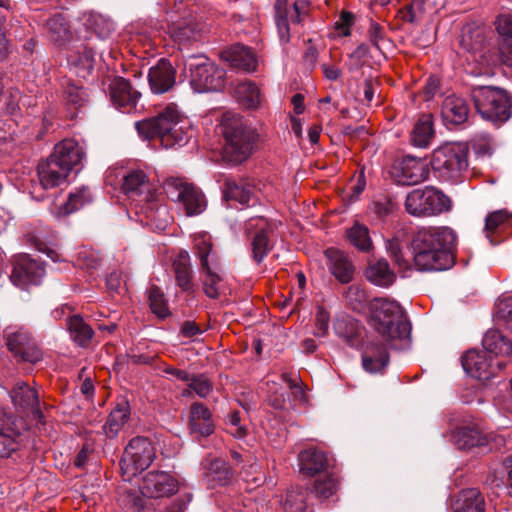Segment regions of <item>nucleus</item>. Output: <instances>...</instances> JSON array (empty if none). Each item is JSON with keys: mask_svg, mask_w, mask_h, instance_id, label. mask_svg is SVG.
Wrapping results in <instances>:
<instances>
[{"mask_svg": "<svg viewBox=\"0 0 512 512\" xmlns=\"http://www.w3.org/2000/svg\"><path fill=\"white\" fill-rule=\"evenodd\" d=\"M457 235L446 226L422 227L413 236V262L419 271H442L454 264Z\"/></svg>", "mask_w": 512, "mask_h": 512, "instance_id": "obj_1", "label": "nucleus"}, {"mask_svg": "<svg viewBox=\"0 0 512 512\" xmlns=\"http://www.w3.org/2000/svg\"><path fill=\"white\" fill-rule=\"evenodd\" d=\"M145 139H159L164 148L186 145L191 137L190 125L174 104L166 106L157 116L135 123Z\"/></svg>", "mask_w": 512, "mask_h": 512, "instance_id": "obj_2", "label": "nucleus"}, {"mask_svg": "<svg viewBox=\"0 0 512 512\" xmlns=\"http://www.w3.org/2000/svg\"><path fill=\"white\" fill-rule=\"evenodd\" d=\"M371 324L391 348L403 347L410 338L411 325L402 307L384 298L375 299L370 307Z\"/></svg>", "mask_w": 512, "mask_h": 512, "instance_id": "obj_3", "label": "nucleus"}, {"mask_svg": "<svg viewBox=\"0 0 512 512\" xmlns=\"http://www.w3.org/2000/svg\"><path fill=\"white\" fill-rule=\"evenodd\" d=\"M220 129L225 140L223 155L227 161L239 164L252 155L258 134L241 116L230 112L223 114Z\"/></svg>", "mask_w": 512, "mask_h": 512, "instance_id": "obj_4", "label": "nucleus"}, {"mask_svg": "<svg viewBox=\"0 0 512 512\" xmlns=\"http://www.w3.org/2000/svg\"><path fill=\"white\" fill-rule=\"evenodd\" d=\"M122 188L129 197L139 198L141 212L146 215L147 221L155 223L158 228L166 226L168 210L159 203V194L143 170H130L124 175Z\"/></svg>", "mask_w": 512, "mask_h": 512, "instance_id": "obj_5", "label": "nucleus"}, {"mask_svg": "<svg viewBox=\"0 0 512 512\" xmlns=\"http://www.w3.org/2000/svg\"><path fill=\"white\" fill-rule=\"evenodd\" d=\"M194 250L199 259L200 274L204 293L212 299L220 295L223 278L220 275L218 256L213 250L211 236L198 233L194 236Z\"/></svg>", "mask_w": 512, "mask_h": 512, "instance_id": "obj_6", "label": "nucleus"}, {"mask_svg": "<svg viewBox=\"0 0 512 512\" xmlns=\"http://www.w3.org/2000/svg\"><path fill=\"white\" fill-rule=\"evenodd\" d=\"M472 98L481 117L494 124H502L511 116V98L503 89L478 86L472 90Z\"/></svg>", "mask_w": 512, "mask_h": 512, "instance_id": "obj_7", "label": "nucleus"}, {"mask_svg": "<svg viewBox=\"0 0 512 512\" xmlns=\"http://www.w3.org/2000/svg\"><path fill=\"white\" fill-rule=\"evenodd\" d=\"M430 164L443 181H459L468 168V150L459 143H445L433 151Z\"/></svg>", "mask_w": 512, "mask_h": 512, "instance_id": "obj_8", "label": "nucleus"}, {"mask_svg": "<svg viewBox=\"0 0 512 512\" xmlns=\"http://www.w3.org/2000/svg\"><path fill=\"white\" fill-rule=\"evenodd\" d=\"M167 197L177 203L186 216H197L207 207L203 192L184 178L169 177L163 185Z\"/></svg>", "mask_w": 512, "mask_h": 512, "instance_id": "obj_9", "label": "nucleus"}, {"mask_svg": "<svg viewBox=\"0 0 512 512\" xmlns=\"http://www.w3.org/2000/svg\"><path fill=\"white\" fill-rule=\"evenodd\" d=\"M450 207L449 197L433 186L413 189L405 199L406 211L415 217L439 215Z\"/></svg>", "mask_w": 512, "mask_h": 512, "instance_id": "obj_10", "label": "nucleus"}, {"mask_svg": "<svg viewBox=\"0 0 512 512\" xmlns=\"http://www.w3.org/2000/svg\"><path fill=\"white\" fill-rule=\"evenodd\" d=\"M168 14V34L179 47H186L192 42L199 41L206 32L205 25L186 11L181 2L175 3L174 10Z\"/></svg>", "mask_w": 512, "mask_h": 512, "instance_id": "obj_11", "label": "nucleus"}, {"mask_svg": "<svg viewBox=\"0 0 512 512\" xmlns=\"http://www.w3.org/2000/svg\"><path fill=\"white\" fill-rule=\"evenodd\" d=\"M191 84L199 92L217 91L224 87L226 72L205 56L192 57L188 62Z\"/></svg>", "mask_w": 512, "mask_h": 512, "instance_id": "obj_12", "label": "nucleus"}, {"mask_svg": "<svg viewBox=\"0 0 512 512\" xmlns=\"http://www.w3.org/2000/svg\"><path fill=\"white\" fill-rule=\"evenodd\" d=\"M155 458V449L145 437L133 438L125 447L121 470L127 479L148 468Z\"/></svg>", "mask_w": 512, "mask_h": 512, "instance_id": "obj_13", "label": "nucleus"}, {"mask_svg": "<svg viewBox=\"0 0 512 512\" xmlns=\"http://www.w3.org/2000/svg\"><path fill=\"white\" fill-rule=\"evenodd\" d=\"M275 224L262 216L252 217L245 222V234L250 239L252 258L261 263L272 249L271 235Z\"/></svg>", "mask_w": 512, "mask_h": 512, "instance_id": "obj_14", "label": "nucleus"}, {"mask_svg": "<svg viewBox=\"0 0 512 512\" xmlns=\"http://www.w3.org/2000/svg\"><path fill=\"white\" fill-rule=\"evenodd\" d=\"M389 174L398 184L415 185L428 178L429 169L425 161L408 155L396 160Z\"/></svg>", "mask_w": 512, "mask_h": 512, "instance_id": "obj_15", "label": "nucleus"}, {"mask_svg": "<svg viewBox=\"0 0 512 512\" xmlns=\"http://www.w3.org/2000/svg\"><path fill=\"white\" fill-rule=\"evenodd\" d=\"M8 349L21 360L36 363L42 358V353L38 349L30 332L24 328L13 330L9 327L6 330Z\"/></svg>", "mask_w": 512, "mask_h": 512, "instance_id": "obj_16", "label": "nucleus"}, {"mask_svg": "<svg viewBox=\"0 0 512 512\" xmlns=\"http://www.w3.org/2000/svg\"><path fill=\"white\" fill-rule=\"evenodd\" d=\"M462 366L467 374L480 381H486L494 377L497 370L505 366L503 361L493 362L492 357L486 352H479L475 349L469 350L462 357Z\"/></svg>", "mask_w": 512, "mask_h": 512, "instance_id": "obj_17", "label": "nucleus"}, {"mask_svg": "<svg viewBox=\"0 0 512 512\" xmlns=\"http://www.w3.org/2000/svg\"><path fill=\"white\" fill-rule=\"evenodd\" d=\"M140 491L147 498L169 497L178 491V481L168 472L149 471L142 479Z\"/></svg>", "mask_w": 512, "mask_h": 512, "instance_id": "obj_18", "label": "nucleus"}, {"mask_svg": "<svg viewBox=\"0 0 512 512\" xmlns=\"http://www.w3.org/2000/svg\"><path fill=\"white\" fill-rule=\"evenodd\" d=\"M44 275L45 269L42 264L24 254L15 259L10 279L14 285L26 288L29 285L40 284Z\"/></svg>", "mask_w": 512, "mask_h": 512, "instance_id": "obj_19", "label": "nucleus"}, {"mask_svg": "<svg viewBox=\"0 0 512 512\" xmlns=\"http://www.w3.org/2000/svg\"><path fill=\"white\" fill-rule=\"evenodd\" d=\"M487 43V29L476 24H467L462 29L461 47L472 54L475 61L490 65L486 59L485 48Z\"/></svg>", "mask_w": 512, "mask_h": 512, "instance_id": "obj_20", "label": "nucleus"}, {"mask_svg": "<svg viewBox=\"0 0 512 512\" xmlns=\"http://www.w3.org/2000/svg\"><path fill=\"white\" fill-rule=\"evenodd\" d=\"M141 94L122 77L115 78L110 84V99L113 105L124 113L137 109Z\"/></svg>", "mask_w": 512, "mask_h": 512, "instance_id": "obj_21", "label": "nucleus"}, {"mask_svg": "<svg viewBox=\"0 0 512 512\" xmlns=\"http://www.w3.org/2000/svg\"><path fill=\"white\" fill-rule=\"evenodd\" d=\"M176 82V71L167 59H160L149 69L148 83L153 94L170 91Z\"/></svg>", "mask_w": 512, "mask_h": 512, "instance_id": "obj_22", "label": "nucleus"}, {"mask_svg": "<svg viewBox=\"0 0 512 512\" xmlns=\"http://www.w3.org/2000/svg\"><path fill=\"white\" fill-rule=\"evenodd\" d=\"M50 157L61 164L62 167L67 168L70 173L82 164L85 158V150L76 140L64 139L55 145Z\"/></svg>", "mask_w": 512, "mask_h": 512, "instance_id": "obj_23", "label": "nucleus"}, {"mask_svg": "<svg viewBox=\"0 0 512 512\" xmlns=\"http://www.w3.org/2000/svg\"><path fill=\"white\" fill-rule=\"evenodd\" d=\"M221 58L232 68L245 72H252L257 66V60L253 52L241 44L232 45L222 51Z\"/></svg>", "mask_w": 512, "mask_h": 512, "instance_id": "obj_24", "label": "nucleus"}, {"mask_svg": "<svg viewBox=\"0 0 512 512\" xmlns=\"http://www.w3.org/2000/svg\"><path fill=\"white\" fill-rule=\"evenodd\" d=\"M15 407L21 411H31L36 417L41 418L39 399L37 392L24 382L15 384L10 392Z\"/></svg>", "mask_w": 512, "mask_h": 512, "instance_id": "obj_25", "label": "nucleus"}, {"mask_svg": "<svg viewBox=\"0 0 512 512\" xmlns=\"http://www.w3.org/2000/svg\"><path fill=\"white\" fill-rule=\"evenodd\" d=\"M69 174L67 168L62 167L50 156L38 164V178L44 189L59 186Z\"/></svg>", "mask_w": 512, "mask_h": 512, "instance_id": "obj_26", "label": "nucleus"}, {"mask_svg": "<svg viewBox=\"0 0 512 512\" xmlns=\"http://www.w3.org/2000/svg\"><path fill=\"white\" fill-rule=\"evenodd\" d=\"M212 413L204 404L195 402L191 405L189 414V429L191 433L209 436L214 432Z\"/></svg>", "mask_w": 512, "mask_h": 512, "instance_id": "obj_27", "label": "nucleus"}, {"mask_svg": "<svg viewBox=\"0 0 512 512\" xmlns=\"http://www.w3.org/2000/svg\"><path fill=\"white\" fill-rule=\"evenodd\" d=\"M495 25L501 37L499 62L507 66H512V13L498 16Z\"/></svg>", "mask_w": 512, "mask_h": 512, "instance_id": "obj_28", "label": "nucleus"}, {"mask_svg": "<svg viewBox=\"0 0 512 512\" xmlns=\"http://www.w3.org/2000/svg\"><path fill=\"white\" fill-rule=\"evenodd\" d=\"M67 61L79 77L86 78L94 68L95 53L87 45L81 44L69 50Z\"/></svg>", "mask_w": 512, "mask_h": 512, "instance_id": "obj_29", "label": "nucleus"}, {"mask_svg": "<svg viewBox=\"0 0 512 512\" xmlns=\"http://www.w3.org/2000/svg\"><path fill=\"white\" fill-rule=\"evenodd\" d=\"M325 255L331 273L342 283L350 282L353 278L354 266L345 253L335 248H328Z\"/></svg>", "mask_w": 512, "mask_h": 512, "instance_id": "obj_30", "label": "nucleus"}, {"mask_svg": "<svg viewBox=\"0 0 512 512\" xmlns=\"http://www.w3.org/2000/svg\"><path fill=\"white\" fill-rule=\"evenodd\" d=\"M469 113V106L462 97L447 96L441 107V115L446 124L458 125L466 121Z\"/></svg>", "mask_w": 512, "mask_h": 512, "instance_id": "obj_31", "label": "nucleus"}, {"mask_svg": "<svg viewBox=\"0 0 512 512\" xmlns=\"http://www.w3.org/2000/svg\"><path fill=\"white\" fill-rule=\"evenodd\" d=\"M223 197L227 201L233 200L241 205H254L256 203L253 186L245 182H237L231 178L225 180Z\"/></svg>", "mask_w": 512, "mask_h": 512, "instance_id": "obj_32", "label": "nucleus"}, {"mask_svg": "<svg viewBox=\"0 0 512 512\" xmlns=\"http://www.w3.org/2000/svg\"><path fill=\"white\" fill-rule=\"evenodd\" d=\"M300 471L303 474L314 476L328 467L326 454L316 448L303 450L298 455Z\"/></svg>", "mask_w": 512, "mask_h": 512, "instance_id": "obj_33", "label": "nucleus"}, {"mask_svg": "<svg viewBox=\"0 0 512 512\" xmlns=\"http://www.w3.org/2000/svg\"><path fill=\"white\" fill-rule=\"evenodd\" d=\"M91 200L90 190L87 187H81L71 192L66 202L59 205L53 204L50 211L57 218L64 217L90 203Z\"/></svg>", "mask_w": 512, "mask_h": 512, "instance_id": "obj_34", "label": "nucleus"}, {"mask_svg": "<svg viewBox=\"0 0 512 512\" xmlns=\"http://www.w3.org/2000/svg\"><path fill=\"white\" fill-rule=\"evenodd\" d=\"M511 225L512 212L507 209H499L487 214L483 232L491 244H496L498 241L495 236Z\"/></svg>", "mask_w": 512, "mask_h": 512, "instance_id": "obj_35", "label": "nucleus"}, {"mask_svg": "<svg viewBox=\"0 0 512 512\" xmlns=\"http://www.w3.org/2000/svg\"><path fill=\"white\" fill-rule=\"evenodd\" d=\"M173 271L178 287L185 292H193L195 285L192 280V267L187 251H181L173 261Z\"/></svg>", "mask_w": 512, "mask_h": 512, "instance_id": "obj_36", "label": "nucleus"}, {"mask_svg": "<svg viewBox=\"0 0 512 512\" xmlns=\"http://www.w3.org/2000/svg\"><path fill=\"white\" fill-rule=\"evenodd\" d=\"M130 417L129 403L122 399L114 409L110 412L106 423L103 426V431L108 438H115L124 425L128 422Z\"/></svg>", "mask_w": 512, "mask_h": 512, "instance_id": "obj_37", "label": "nucleus"}, {"mask_svg": "<svg viewBox=\"0 0 512 512\" xmlns=\"http://www.w3.org/2000/svg\"><path fill=\"white\" fill-rule=\"evenodd\" d=\"M486 353L496 357H508L512 355V341L498 330H488L482 340Z\"/></svg>", "mask_w": 512, "mask_h": 512, "instance_id": "obj_38", "label": "nucleus"}, {"mask_svg": "<svg viewBox=\"0 0 512 512\" xmlns=\"http://www.w3.org/2000/svg\"><path fill=\"white\" fill-rule=\"evenodd\" d=\"M389 356L384 345L372 344L362 355V365L369 373L381 372L388 364Z\"/></svg>", "mask_w": 512, "mask_h": 512, "instance_id": "obj_39", "label": "nucleus"}, {"mask_svg": "<svg viewBox=\"0 0 512 512\" xmlns=\"http://www.w3.org/2000/svg\"><path fill=\"white\" fill-rule=\"evenodd\" d=\"M234 93L239 103L250 109L257 108L263 99L259 87L250 80L239 82L234 88Z\"/></svg>", "mask_w": 512, "mask_h": 512, "instance_id": "obj_40", "label": "nucleus"}, {"mask_svg": "<svg viewBox=\"0 0 512 512\" xmlns=\"http://www.w3.org/2000/svg\"><path fill=\"white\" fill-rule=\"evenodd\" d=\"M365 276L368 281L380 287H388L395 280V274L386 260L380 259L369 264Z\"/></svg>", "mask_w": 512, "mask_h": 512, "instance_id": "obj_41", "label": "nucleus"}, {"mask_svg": "<svg viewBox=\"0 0 512 512\" xmlns=\"http://www.w3.org/2000/svg\"><path fill=\"white\" fill-rule=\"evenodd\" d=\"M457 512H485V501L479 490L470 488L463 490L457 501Z\"/></svg>", "mask_w": 512, "mask_h": 512, "instance_id": "obj_42", "label": "nucleus"}, {"mask_svg": "<svg viewBox=\"0 0 512 512\" xmlns=\"http://www.w3.org/2000/svg\"><path fill=\"white\" fill-rule=\"evenodd\" d=\"M434 136L431 115H423L414 126L411 141L414 146L426 148Z\"/></svg>", "mask_w": 512, "mask_h": 512, "instance_id": "obj_43", "label": "nucleus"}, {"mask_svg": "<svg viewBox=\"0 0 512 512\" xmlns=\"http://www.w3.org/2000/svg\"><path fill=\"white\" fill-rule=\"evenodd\" d=\"M71 338L80 346H85L93 337L92 328L85 323L82 317L74 315L67 323Z\"/></svg>", "mask_w": 512, "mask_h": 512, "instance_id": "obj_44", "label": "nucleus"}, {"mask_svg": "<svg viewBox=\"0 0 512 512\" xmlns=\"http://www.w3.org/2000/svg\"><path fill=\"white\" fill-rule=\"evenodd\" d=\"M349 242L360 251H369L372 248V240L369 229L364 224L355 222L352 227L346 230Z\"/></svg>", "mask_w": 512, "mask_h": 512, "instance_id": "obj_45", "label": "nucleus"}, {"mask_svg": "<svg viewBox=\"0 0 512 512\" xmlns=\"http://www.w3.org/2000/svg\"><path fill=\"white\" fill-rule=\"evenodd\" d=\"M333 329L339 337L353 345V340L359 334V323L347 315H341L334 321Z\"/></svg>", "mask_w": 512, "mask_h": 512, "instance_id": "obj_46", "label": "nucleus"}, {"mask_svg": "<svg viewBox=\"0 0 512 512\" xmlns=\"http://www.w3.org/2000/svg\"><path fill=\"white\" fill-rule=\"evenodd\" d=\"M453 440L461 449H467L484 444L481 433L470 427H460L453 434Z\"/></svg>", "mask_w": 512, "mask_h": 512, "instance_id": "obj_47", "label": "nucleus"}, {"mask_svg": "<svg viewBox=\"0 0 512 512\" xmlns=\"http://www.w3.org/2000/svg\"><path fill=\"white\" fill-rule=\"evenodd\" d=\"M47 28L52 41L63 44L70 38V30L65 18L56 14L48 19Z\"/></svg>", "mask_w": 512, "mask_h": 512, "instance_id": "obj_48", "label": "nucleus"}, {"mask_svg": "<svg viewBox=\"0 0 512 512\" xmlns=\"http://www.w3.org/2000/svg\"><path fill=\"white\" fill-rule=\"evenodd\" d=\"M85 25L99 38L108 37L114 30L113 23L99 14H90L85 20Z\"/></svg>", "mask_w": 512, "mask_h": 512, "instance_id": "obj_49", "label": "nucleus"}, {"mask_svg": "<svg viewBox=\"0 0 512 512\" xmlns=\"http://www.w3.org/2000/svg\"><path fill=\"white\" fill-rule=\"evenodd\" d=\"M208 476L211 481L225 485L231 478V469L224 460L216 458L209 464Z\"/></svg>", "mask_w": 512, "mask_h": 512, "instance_id": "obj_50", "label": "nucleus"}, {"mask_svg": "<svg viewBox=\"0 0 512 512\" xmlns=\"http://www.w3.org/2000/svg\"><path fill=\"white\" fill-rule=\"evenodd\" d=\"M339 487L338 477L331 473L322 479H318L314 483L315 493L322 498L333 496Z\"/></svg>", "mask_w": 512, "mask_h": 512, "instance_id": "obj_51", "label": "nucleus"}, {"mask_svg": "<svg viewBox=\"0 0 512 512\" xmlns=\"http://www.w3.org/2000/svg\"><path fill=\"white\" fill-rule=\"evenodd\" d=\"M148 299H149V303H150V308L153 313H155L156 315H158L159 317H162V318L167 316V314H168L167 303L165 301L164 294L161 292V290L158 287L153 286L150 288Z\"/></svg>", "mask_w": 512, "mask_h": 512, "instance_id": "obj_52", "label": "nucleus"}, {"mask_svg": "<svg viewBox=\"0 0 512 512\" xmlns=\"http://www.w3.org/2000/svg\"><path fill=\"white\" fill-rule=\"evenodd\" d=\"M347 303L355 311H362L367 304L366 292L357 285H352L345 293Z\"/></svg>", "mask_w": 512, "mask_h": 512, "instance_id": "obj_53", "label": "nucleus"}, {"mask_svg": "<svg viewBox=\"0 0 512 512\" xmlns=\"http://www.w3.org/2000/svg\"><path fill=\"white\" fill-rule=\"evenodd\" d=\"M100 257L97 252L92 249H81L78 252L76 265L81 269L92 271L100 265Z\"/></svg>", "mask_w": 512, "mask_h": 512, "instance_id": "obj_54", "label": "nucleus"}, {"mask_svg": "<svg viewBox=\"0 0 512 512\" xmlns=\"http://www.w3.org/2000/svg\"><path fill=\"white\" fill-rule=\"evenodd\" d=\"M227 431L236 438H243L247 434V428L241 424V412L234 410L227 416Z\"/></svg>", "mask_w": 512, "mask_h": 512, "instance_id": "obj_55", "label": "nucleus"}, {"mask_svg": "<svg viewBox=\"0 0 512 512\" xmlns=\"http://www.w3.org/2000/svg\"><path fill=\"white\" fill-rule=\"evenodd\" d=\"M495 315L512 329V296L504 297L497 302Z\"/></svg>", "mask_w": 512, "mask_h": 512, "instance_id": "obj_56", "label": "nucleus"}, {"mask_svg": "<svg viewBox=\"0 0 512 512\" xmlns=\"http://www.w3.org/2000/svg\"><path fill=\"white\" fill-rule=\"evenodd\" d=\"M15 432L11 428L0 429V458L9 457L17 449V443L14 439Z\"/></svg>", "mask_w": 512, "mask_h": 512, "instance_id": "obj_57", "label": "nucleus"}, {"mask_svg": "<svg viewBox=\"0 0 512 512\" xmlns=\"http://www.w3.org/2000/svg\"><path fill=\"white\" fill-rule=\"evenodd\" d=\"M186 383L201 398H206L212 391V383L203 375H190V381Z\"/></svg>", "mask_w": 512, "mask_h": 512, "instance_id": "obj_58", "label": "nucleus"}, {"mask_svg": "<svg viewBox=\"0 0 512 512\" xmlns=\"http://www.w3.org/2000/svg\"><path fill=\"white\" fill-rule=\"evenodd\" d=\"M330 316L329 313L323 308L319 307L315 317V332L316 337H325L329 329Z\"/></svg>", "mask_w": 512, "mask_h": 512, "instance_id": "obj_59", "label": "nucleus"}, {"mask_svg": "<svg viewBox=\"0 0 512 512\" xmlns=\"http://www.w3.org/2000/svg\"><path fill=\"white\" fill-rule=\"evenodd\" d=\"M267 386L269 387L270 392V395L268 396L269 404L277 410L284 409L286 405L284 391L281 390L279 392L278 389L276 388V383H272V385H270V383L267 382Z\"/></svg>", "mask_w": 512, "mask_h": 512, "instance_id": "obj_60", "label": "nucleus"}, {"mask_svg": "<svg viewBox=\"0 0 512 512\" xmlns=\"http://www.w3.org/2000/svg\"><path fill=\"white\" fill-rule=\"evenodd\" d=\"M440 82L439 79L435 76H430L424 88L421 91V96L423 97V100L430 101L435 97V95L439 91Z\"/></svg>", "mask_w": 512, "mask_h": 512, "instance_id": "obj_61", "label": "nucleus"}, {"mask_svg": "<svg viewBox=\"0 0 512 512\" xmlns=\"http://www.w3.org/2000/svg\"><path fill=\"white\" fill-rule=\"evenodd\" d=\"M281 378L285 383H287L289 389L292 391L295 398H304V390L296 376L293 377L291 374L282 373Z\"/></svg>", "mask_w": 512, "mask_h": 512, "instance_id": "obj_62", "label": "nucleus"}, {"mask_svg": "<svg viewBox=\"0 0 512 512\" xmlns=\"http://www.w3.org/2000/svg\"><path fill=\"white\" fill-rule=\"evenodd\" d=\"M354 16L351 12L342 11L339 20L336 22V29L340 31L343 36L350 35V27L353 24Z\"/></svg>", "mask_w": 512, "mask_h": 512, "instance_id": "obj_63", "label": "nucleus"}, {"mask_svg": "<svg viewBox=\"0 0 512 512\" xmlns=\"http://www.w3.org/2000/svg\"><path fill=\"white\" fill-rule=\"evenodd\" d=\"M308 0H295L293 4L294 12L290 15V21L293 23H300L302 17L308 12Z\"/></svg>", "mask_w": 512, "mask_h": 512, "instance_id": "obj_64", "label": "nucleus"}]
</instances>
